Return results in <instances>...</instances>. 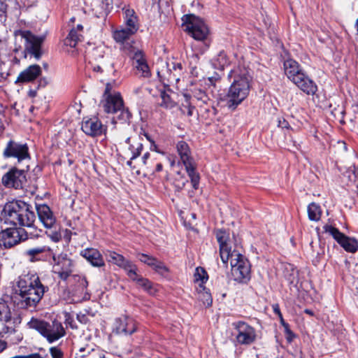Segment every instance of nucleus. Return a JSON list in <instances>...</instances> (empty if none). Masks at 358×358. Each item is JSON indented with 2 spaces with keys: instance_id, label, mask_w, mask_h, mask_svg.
Here are the masks:
<instances>
[{
  "instance_id": "obj_1",
  "label": "nucleus",
  "mask_w": 358,
  "mask_h": 358,
  "mask_svg": "<svg viewBox=\"0 0 358 358\" xmlns=\"http://www.w3.org/2000/svg\"><path fill=\"white\" fill-rule=\"evenodd\" d=\"M17 286L20 296L18 305L22 308H35L48 290L36 275L20 277Z\"/></svg>"
},
{
  "instance_id": "obj_2",
  "label": "nucleus",
  "mask_w": 358,
  "mask_h": 358,
  "mask_svg": "<svg viewBox=\"0 0 358 358\" xmlns=\"http://www.w3.org/2000/svg\"><path fill=\"white\" fill-rule=\"evenodd\" d=\"M3 214L6 223L16 227H32L36 220L32 207L20 200L6 203L3 209Z\"/></svg>"
},
{
  "instance_id": "obj_3",
  "label": "nucleus",
  "mask_w": 358,
  "mask_h": 358,
  "mask_svg": "<svg viewBox=\"0 0 358 358\" xmlns=\"http://www.w3.org/2000/svg\"><path fill=\"white\" fill-rule=\"evenodd\" d=\"M101 106L105 113L113 114L112 122L116 124L117 122H125L129 120L131 113L124 106V101L121 94L115 91H105Z\"/></svg>"
},
{
  "instance_id": "obj_4",
  "label": "nucleus",
  "mask_w": 358,
  "mask_h": 358,
  "mask_svg": "<svg viewBox=\"0 0 358 358\" xmlns=\"http://www.w3.org/2000/svg\"><path fill=\"white\" fill-rule=\"evenodd\" d=\"M15 40H24V57H34L38 61L44 54L43 43L45 41L44 36H36L29 30H16L14 32Z\"/></svg>"
},
{
  "instance_id": "obj_5",
  "label": "nucleus",
  "mask_w": 358,
  "mask_h": 358,
  "mask_svg": "<svg viewBox=\"0 0 358 358\" xmlns=\"http://www.w3.org/2000/svg\"><path fill=\"white\" fill-rule=\"evenodd\" d=\"M27 324L30 329L37 331L50 343L58 341L66 334V331L62 324L56 320L49 323L46 321L33 317Z\"/></svg>"
},
{
  "instance_id": "obj_6",
  "label": "nucleus",
  "mask_w": 358,
  "mask_h": 358,
  "mask_svg": "<svg viewBox=\"0 0 358 358\" xmlns=\"http://www.w3.org/2000/svg\"><path fill=\"white\" fill-rule=\"evenodd\" d=\"M176 149L180 161L185 166L188 176L191 180L193 188L195 189H198L200 177L196 171V164L191 155L188 144L183 141H180L176 144Z\"/></svg>"
},
{
  "instance_id": "obj_7",
  "label": "nucleus",
  "mask_w": 358,
  "mask_h": 358,
  "mask_svg": "<svg viewBox=\"0 0 358 358\" xmlns=\"http://www.w3.org/2000/svg\"><path fill=\"white\" fill-rule=\"evenodd\" d=\"M231 267V275L234 280L239 282H246L250 278V264L238 252L234 250L229 257Z\"/></svg>"
},
{
  "instance_id": "obj_8",
  "label": "nucleus",
  "mask_w": 358,
  "mask_h": 358,
  "mask_svg": "<svg viewBox=\"0 0 358 358\" xmlns=\"http://www.w3.org/2000/svg\"><path fill=\"white\" fill-rule=\"evenodd\" d=\"M185 30L195 40L204 41L209 34V29L206 23L199 17L189 14L182 18Z\"/></svg>"
},
{
  "instance_id": "obj_9",
  "label": "nucleus",
  "mask_w": 358,
  "mask_h": 358,
  "mask_svg": "<svg viewBox=\"0 0 358 358\" xmlns=\"http://www.w3.org/2000/svg\"><path fill=\"white\" fill-rule=\"evenodd\" d=\"M284 69L287 78L301 90L316 87L313 81L303 73L296 61L292 59H287L284 62Z\"/></svg>"
},
{
  "instance_id": "obj_10",
  "label": "nucleus",
  "mask_w": 358,
  "mask_h": 358,
  "mask_svg": "<svg viewBox=\"0 0 358 358\" xmlns=\"http://www.w3.org/2000/svg\"><path fill=\"white\" fill-rule=\"evenodd\" d=\"M182 72V66L181 63L171 61L166 62V65L163 66L158 71L157 73L164 87H169L171 86L174 87V84L179 81Z\"/></svg>"
},
{
  "instance_id": "obj_11",
  "label": "nucleus",
  "mask_w": 358,
  "mask_h": 358,
  "mask_svg": "<svg viewBox=\"0 0 358 358\" xmlns=\"http://www.w3.org/2000/svg\"><path fill=\"white\" fill-rule=\"evenodd\" d=\"M236 333V341L238 344L250 345L254 343L258 338L257 330L243 321H238L233 323Z\"/></svg>"
},
{
  "instance_id": "obj_12",
  "label": "nucleus",
  "mask_w": 358,
  "mask_h": 358,
  "mask_svg": "<svg viewBox=\"0 0 358 358\" xmlns=\"http://www.w3.org/2000/svg\"><path fill=\"white\" fill-rule=\"evenodd\" d=\"M106 53V48L103 45H99L93 49L90 53L89 64L94 72H113V65L106 62L103 59Z\"/></svg>"
},
{
  "instance_id": "obj_13",
  "label": "nucleus",
  "mask_w": 358,
  "mask_h": 358,
  "mask_svg": "<svg viewBox=\"0 0 358 358\" xmlns=\"http://www.w3.org/2000/svg\"><path fill=\"white\" fill-rule=\"evenodd\" d=\"M324 231L330 234L345 251L351 253L357 251L358 243L356 239L345 236L338 229L331 225L325 226Z\"/></svg>"
},
{
  "instance_id": "obj_14",
  "label": "nucleus",
  "mask_w": 358,
  "mask_h": 358,
  "mask_svg": "<svg viewBox=\"0 0 358 358\" xmlns=\"http://www.w3.org/2000/svg\"><path fill=\"white\" fill-rule=\"evenodd\" d=\"M51 257L54 261L55 273L61 279L66 280L73 272V261L64 253L56 256L54 252H51Z\"/></svg>"
},
{
  "instance_id": "obj_15",
  "label": "nucleus",
  "mask_w": 358,
  "mask_h": 358,
  "mask_svg": "<svg viewBox=\"0 0 358 358\" xmlns=\"http://www.w3.org/2000/svg\"><path fill=\"white\" fill-rule=\"evenodd\" d=\"M27 238V232L22 228H8L0 233V245L11 248Z\"/></svg>"
},
{
  "instance_id": "obj_16",
  "label": "nucleus",
  "mask_w": 358,
  "mask_h": 358,
  "mask_svg": "<svg viewBox=\"0 0 358 358\" xmlns=\"http://www.w3.org/2000/svg\"><path fill=\"white\" fill-rule=\"evenodd\" d=\"M3 155L6 158H16L18 162L29 159V148L26 143H20L15 141H9L5 147Z\"/></svg>"
},
{
  "instance_id": "obj_17",
  "label": "nucleus",
  "mask_w": 358,
  "mask_h": 358,
  "mask_svg": "<svg viewBox=\"0 0 358 358\" xmlns=\"http://www.w3.org/2000/svg\"><path fill=\"white\" fill-rule=\"evenodd\" d=\"M2 183L6 187L22 188L27 181L25 172L13 168L2 177Z\"/></svg>"
},
{
  "instance_id": "obj_18",
  "label": "nucleus",
  "mask_w": 358,
  "mask_h": 358,
  "mask_svg": "<svg viewBox=\"0 0 358 358\" xmlns=\"http://www.w3.org/2000/svg\"><path fill=\"white\" fill-rule=\"evenodd\" d=\"M81 129L85 134L92 137L105 134L107 131V127L103 125L101 120L96 117L84 118Z\"/></svg>"
},
{
  "instance_id": "obj_19",
  "label": "nucleus",
  "mask_w": 358,
  "mask_h": 358,
  "mask_svg": "<svg viewBox=\"0 0 358 358\" xmlns=\"http://www.w3.org/2000/svg\"><path fill=\"white\" fill-rule=\"evenodd\" d=\"M39 221L48 229H56L57 224L56 217L50 207L46 204L36 206Z\"/></svg>"
},
{
  "instance_id": "obj_20",
  "label": "nucleus",
  "mask_w": 358,
  "mask_h": 358,
  "mask_svg": "<svg viewBox=\"0 0 358 358\" xmlns=\"http://www.w3.org/2000/svg\"><path fill=\"white\" fill-rule=\"evenodd\" d=\"M134 320L128 316L117 318L114 324L113 333L118 335H131L136 331Z\"/></svg>"
},
{
  "instance_id": "obj_21",
  "label": "nucleus",
  "mask_w": 358,
  "mask_h": 358,
  "mask_svg": "<svg viewBox=\"0 0 358 358\" xmlns=\"http://www.w3.org/2000/svg\"><path fill=\"white\" fill-rule=\"evenodd\" d=\"M220 94V100L225 103V106L235 109L236 106L244 100L247 96V91H224Z\"/></svg>"
},
{
  "instance_id": "obj_22",
  "label": "nucleus",
  "mask_w": 358,
  "mask_h": 358,
  "mask_svg": "<svg viewBox=\"0 0 358 358\" xmlns=\"http://www.w3.org/2000/svg\"><path fill=\"white\" fill-rule=\"evenodd\" d=\"M137 257L142 263L147 264L160 275H165L169 272V268L161 261L147 254L139 253Z\"/></svg>"
},
{
  "instance_id": "obj_23",
  "label": "nucleus",
  "mask_w": 358,
  "mask_h": 358,
  "mask_svg": "<svg viewBox=\"0 0 358 358\" xmlns=\"http://www.w3.org/2000/svg\"><path fill=\"white\" fill-rule=\"evenodd\" d=\"M91 11L96 17H105L112 9V0H92L90 5Z\"/></svg>"
},
{
  "instance_id": "obj_24",
  "label": "nucleus",
  "mask_w": 358,
  "mask_h": 358,
  "mask_svg": "<svg viewBox=\"0 0 358 358\" xmlns=\"http://www.w3.org/2000/svg\"><path fill=\"white\" fill-rule=\"evenodd\" d=\"M106 256L109 262L123 268L127 272V275L129 274L134 275L131 271L136 269V266L129 260L126 259L122 255L113 251H108Z\"/></svg>"
},
{
  "instance_id": "obj_25",
  "label": "nucleus",
  "mask_w": 358,
  "mask_h": 358,
  "mask_svg": "<svg viewBox=\"0 0 358 358\" xmlns=\"http://www.w3.org/2000/svg\"><path fill=\"white\" fill-rule=\"evenodd\" d=\"M216 238L220 244V255L224 264L229 261V257L231 254V247L229 246L227 241L229 240V234L225 231L219 230L216 232Z\"/></svg>"
},
{
  "instance_id": "obj_26",
  "label": "nucleus",
  "mask_w": 358,
  "mask_h": 358,
  "mask_svg": "<svg viewBox=\"0 0 358 358\" xmlns=\"http://www.w3.org/2000/svg\"><path fill=\"white\" fill-rule=\"evenodd\" d=\"M137 267L134 269L131 272L134 275L129 274V278L134 281L139 287L143 289L145 292L151 295L155 294L157 292V289L154 286L152 282L148 279L143 278L141 275L137 273Z\"/></svg>"
},
{
  "instance_id": "obj_27",
  "label": "nucleus",
  "mask_w": 358,
  "mask_h": 358,
  "mask_svg": "<svg viewBox=\"0 0 358 358\" xmlns=\"http://www.w3.org/2000/svg\"><path fill=\"white\" fill-rule=\"evenodd\" d=\"M80 255L93 266L101 267L105 264L102 255L95 248H86L80 252Z\"/></svg>"
},
{
  "instance_id": "obj_28",
  "label": "nucleus",
  "mask_w": 358,
  "mask_h": 358,
  "mask_svg": "<svg viewBox=\"0 0 358 358\" xmlns=\"http://www.w3.org/2000/svg\"><path fill=\"white\" fill-rule=\"evenodd\" d=\"M41 73V67L37 64H33L22 71L17 80L22 83L30 82L36 79Z\"/></svg>"
},
{
  "instance_id": "obj_29",
  "label": "nucleus",
  "mask_w": 358,
  "mask_h": 358,
  "mask_svg": "<svg viewBox=\"0 0 358 358\" xmlns=\"http://www.w3.org/2000/svg\"><path fill=\"white\" fill-rule=\"evenodd\" d=\"M123 11L126 27L129 28L130 29L136 32L138 29V24L137 17L135 15L134 10L129 8H124Z\"/></svg>"
},
{
  "instance_id": "obj_30",
  "label": "nucleus",
  "mask_w": 358,
  "mask_h": 358,
  "mask_svg": "<svg viewBox=\"0 0 358 358\" xmlns=\"http://www.w3.org/2000/svg\"><path fill=\"white\" fill-rule=\"evenodd\" d=\"M136 32L127 27H120L113 31V37L117 43H123L129 40Z\"/></svg>"
},
{
  "instance_id": "obj_31",
  "label": "nucleus",
  "mask_w": 358,
  "mask_h": 358,
  "mask_svg": "<svg viewBox=\"0 0 358 358\" xmlns=\"http://www.w3.org/2000/svg\"><path fill=\"white\" fill-rule=\"evenodd\" d=\"M250 87V77L243 73L234 76L231 90H248Z\"/></svg>"
},
{
  "instance_id": "obj_32",
  "label": "nucleus",
  "mask_w": 358,
  "mask_h": 358,
  "mask_svg": "<svg viewBox=\"0 0 358 358\" xmlns=\"http://www.w3.org/2000/svg\"><path fill=\"white\" fill-rule=\"evenodd\" d=\"M174 94L173 91H160V97L162 99L160 105L166 108H173L176 103V101L173 96Z\"/></svg>"
},
{
  "instance_id": "obj_33",
  "label": "nucleus",
  "mask_w": 358,
  "mask_h": 358,
  "mask_svg": "<svg viewBox=\"0 0 358 358\" xmlns=\"http://www.w3.org/2000/svg\"><path fill=\"white\" fill-rule=\"evenodd\" d=\"M198 299L201 301L206 306H210L212 304V297L209 290L204 285H199L196 287Z\"/></svg>"
},
{
  "instance_id": "obj_34",
  "label": "nucleus",
  "mask_w": 358,
  "mask_h": 358,
  "mask_svg": "<svg viewBox=\"0 0 358 358\" xmlns=\"http://www.w3.org/2000/svg\"><path fill=\"white\" fill-rule=\"evenodd\" d=\"M308 215L311 221L317 222L322 215L321 207L319 204L313 202L308 206Z\"/></svg>"
},
{
  "instance_id": "obj_35",
  "label": "nucleus",
  "mask_w": 358,
  "mask_h": 358,
  "mask_svg": "<svg viewBox=\"0 0 358 358\" xmlns=\"http://www.w3.org/2000/svg\"><path fill=\"white\" fill-rule=\"evenodd\" d=\"M150 158V154L149 152H146L143 155L142 157L143 164L146 166V169L150 172H159L162 171L163 166L162 163L157 162L155 164V169L153 168L154 159L152 158L150 162L148 160Z\"/></svg>"
},
{
  "instance_id": "obj_36",
  "label": "nucleus",
  "mask_w": 358,
  "mask_h": 358,
  "mask_svg": "<svg viewBox=\"0 0 358 358\" xmlns=\"http://www.w3.org/2000/svg\"><path fill=\"white\" fill-rule=\"evenodd\" d=\"M83 35L77 31L76 29H72L65 40V44L71 48H75L77 43L81 41Z\"/></svg>"
},
{
  "instance_id": "obj_37",
  "label": "nucleus",
  "mask_w": 358,
  "mask_h": 358,
  "mask_svg": "<svg viewBox=\"0 0 358 358\" xmlns=\"http://www.w3.org/2000/svg\"><path fill=\"white\" fill-rule=\"evenodd\" d=\"M129 54L133 60L134 67L146 62L143 52L134 47L131 48L129 50Z\"/></svg>"
},
{
  "instance_id": "obj_38",
  "label": "nucleus",
  "mask_w": 358,
  "mask_h": 358,
  "mask_svg": "<svg viewBox=\"0 0 358 358\" xmlns=\"http://www.w3.org/2000/svg\"><path fill=\"white\" fill-rule=\"evenodd\" d=\"M51 252L52 250L48 246L36 247L31 248L27 251V255L31 258H37V257L43 253H47L51 257Z\"/></svg>"
},
{
  "instance_id": "obj_39",
  "label": "nucleus",
  "mask_w": 358,
  "mask_h": 358,
  "mask_svg": "<svg viewBox=\"0 0 358 358\" xmlns=\"http://www.w3.org/2000/svg\"><path fill=\"white\" fill-rule=\"evenodd\" d=\"M194 276V282L198 284V286L201 285H204V283H206L208 279L206 271L201 267H197L196 268Z\"/></svg>"
},
{
  "instance_id": "obj_40",
  "label": "nucleus",
  "mask_w": 358,
  "mask_h": 358,
  "mask_svg": "<svg viewBox=\"0 0 358 358\" xmlns=\"http://www.w3.org/2000/svg\"><path fill=\"white\" fill-rule=\"evenodd\" d=\"M187 182L188 180L186 177L182 175L180 172H178L173 183L176 189L180 191L185 187Z\"/></svg>"
},
{
  "instance_id": "obj_41",
  "label": "nucleus",
  "mask_w": 358,
  "mask_h": 358,
  "mask_svg": "<svg viewBox=\"0 0 358 358\" xmlns=\"http://www.w3.org/2000/svg\"><path fill=\"white\" fill-rule=\"evenodd\" d=\"M134 69L136 70V73L141 77L148 78L151 74L147 62L143 64H139L138 66L134 67Z\"/></svg>"
},
{
  "instance_id": "obj_42",
  "label": "nucleus",
  "mask_w": 358,
  "mask_h": 358,
  "mask_svg": "<svg viewBox=\"0 0 358 358\" xmlns=\"http://www.w3.org/2000/svg\"><path fill=\"white\" fill-rule=\"evenodd\" d=\"M79 355L81 357H85L87 355H90V352H94V349L92 345L87 344L85 346H78Z\"/></svg>"
},
{
  "instance_id": "obj_43",
  "label": "nucleus",
  "mask_w": 358,
  "mask_h": 358,
  "mask_svg": "<svg viewBox=\"0 0 358 358\" xmlns=\"http://www.w3.org/2000/svg\"><path fill=\"white\" fill-rule=\"evenodd\" d=\"M220 83H221L220 79L218 77H215V76L209 77L206 80V85L209 88H210V87H214V88L221 87L222 86L220 85Z\"/></svg>"
},
{
  "instance_id": "obj_44",
  "label": "nucleus",
  "mask_w": 358,
  "mask_h": 358,
  "mask_svg": "<svg viewBox=\"0 0 358 358\" xmlns=\"http://www.w3.org/2000/svg\"><path fill=\"white\" fill-rule=\"evenodd\" d=\"M11 318L10 312L8 307L3 306L1 309H0V322H7L10 321Z\"/></svg>"
},
{
  "instance_id": "obj_45",
  "label": "nucleus",
  "mask_w": 358,
  "mask_h": 358,
  "mask_svg": "<svg viewBox=\"0 0 358 358\" xmlns=\"http://www.w3.org/2000/svg\"><path fill=\"white\" fill-rule=\"evenodd\" d=\"M64 323L66 324V326H69L73 329H78V327L76 324V322L73 317L69 313H64Z\"/></svg>"
},
{
  "instance_id": "obj_46",
  "label": "nucleus",
  "mask_w": 358,
  "mask_h": 358,
  "mask_svg": "<svg viewBox=\"0 0 358 358\" xmlns=\"http://www.w3.org/2000/svg\"><path fill=\"white\" fill-rule=\"evenodd\" d=\"M131 150L132 152V156L131 157V160L136 159L137 157H138L141 151L143 150V145L140 143H136V146L134 147V145H131Z\"/></svg>"
},
{
  "instance_id": "obj_47",
  "label": "nucleus",
  "mask_w": 358,
  "mask_h": 358,
  "mask_svg": "<svg viewBox=\"0 0 358 358\" xmlns=\"http://www.w3.org/2000/svg\"><path fill=\"white\" fill-rule=\"evenodd\" d=\"M50 352L52 358H63L62 352L57 347L51 348L50 349Z\"/></svg>"
},
{
  "instance_id": "obj_48",
  "label": "nucleus",
  "mask_w": 358,
  "mask_h": 358,
  "mask_svg": "<svg viewBox=\"0 0 358 358\" xmlns=\"http://www.w3.org/2000/svg\"><path fill=\"white\" fill-rule=\"evenodd\" d=\"M38 87L41 88L52 87V82L48 78H42L39 81Z\"/></svg>"
},
{
  "instance_id": "obj_49",
  "label": "nucleus",
  "mask_w": 358,
  "mask_h": 358,
  "mask_svg": "<svg viewBox=\"0 0 358 358\" xmlns=\"http://www.w3.org/2000/svg\"><path fill=\"white\" fill-rule=\"evenodd\" d=\"M118 87V83L115 80H106V90H109L113 88Z\"/></svg>"
},
{
  "instance_id": "obj_50",
  "label": "nucleus",
  "mask_w": 358,
  "mask_h": 358,
  "mask_svg": "<svg viewBox=\"0 0 358 358\" xmlns=\"http://www.w3.org/2000/svg\"><path fill=\"white\" fill-rule=\"evenodd\" d=\"M77 320L82 324H86L88 322L87 316L83 313H79L77 315Z\"/></svg>"
},
{
  "instance_id": "obj_51",
  "label": "nucleus",
  "mask_w": 358,
  "mask_h": 358,
  "mask_svg": "<svg viewBox=\"0 0 358 358\" xmlns=\"http://www.w3.org/2000/svg\"><path fill=\"white\" fill-rule=\"evenodd\" d=\"M52 234L51 235H50V238L54 241L55 242H57L60 240L61 238V235L60 234H59L58 232L56 231L57 229H52Z\"/></svg>"
},
{
  "instance_id": "obj_52",
  "label": "nucleus",
  "mask_w": 358,
  "mask_h": 358,
  "mask_svg": "<svg viewBox=\"0 0 358 358\" xmlns=\"http://www.w3.org/2000/svg\"><path fill=\"white\" fill-rule=\"evenodd\" d=\"M3 328L2 330L0 331V336L3 337L6 334L9 333L11 331V328L5 326L3 324H2Z\"/></svg>"
},
{
  "instance_id": "obj_53",
  "label": "nucleus",
  "mask_w": 358,
  "mask_h": 358,
  "mask_svg": "<svg viewBox=\"0 0 358 358\" xmlns=\"http://www.w3.org/2000/svg\"><path fill=\"white\" fill-rule=\"evenodd\" d=\"M273 312L278 316V317H281V313H280V308H279V306L278 304H273Z\"/></svg>"
},
{
  "instance_id": "obj_54",
  "label": "nucleus",
  "mask_w": 358,
  "mask_h": 358,
  "mask_svg": "<svg viewBox=\"0 0 358 358\" xmlns=\"http://www.w3.org/2000/svg\"><path fill=\"white\" fill-rule=\"evenodd\" d=\"M7 348V343L0 340V352H3Z\"/></svg>"
},
{
  "instance_id": "obj_55",
  "label": "nucleus",
  "mask_w": 358,
  "mask_h": 358,
  "mask_svg": "<svg viewBox=\"0 0 358 358\" xmlns=\"http://www.w3.org/2000/svg\"><path fill=\"white\" fill-rule=\"evenodd\" d=\"M20 358H43L38 354H33L29 356H20Z\"/></svg>"
},
{
  "instance_id": "obj_56",
  "label": "nucleus",
  "mask_w": 358,
  "mask_h": 358,
  "mask_svg": "<svg viewBox=\"0 0 358 358\" xmlns=\"http://www.w3.org/2000/svg\"><path fill=\"white\" fill-rule=\"evenodd\" d=\"M283 327L285 328V331L286 334H289V335L293 336V333L289 329L288 324H285V326H283Z\"/></svg>"
},
{
  "instance_id": "obj_57",
  "label": "nucleus",
  "mask_w": 358,
  "mask_h": 358,
  "mask_svg": "<svg viewBox=\"0 0 358 358\" xmlns=\"http://www.w3.org/2000/svg\"><path fill=\"white\" fill-rule=\"evenodd\" d=\"M287 124H287V122L285 120H282V122L281 120H279V124H278V125H279L280 127H281L282 128L287 127Z\"/></svg>"
},
{
  "instance_id": "obj_58",
  "label": "nucleus",
  "mask_w": 358,
  "mask_h": 358,
  "mask_svg": "<svg viewBox=\"0 0 358 358\" xmlns=\"http://www.w3.org/2000/svg\"><path fill=\"white\" fill-rule=\"evenodd\" d=\"M75 29L77 30V31L82 34L83 27L81 24H78Z\"/></svg>"
},
{
  "instance_id": "obj_59",
  "label": "nucleus",
  "mask_w": 358,
  "mask_h": 358,
  "mask_svg": "<svg viewBox=\"0 0 358 358\" xmlns=\"http://www.w3.org/2000/svg\"><path fill=\"white\" fill-rule=\"evenodd\" d=\"M36 95V91H29V96L31 98L35 97Z\"/></svg>"
},
{
  "instance_id": "obj_60",
  "label": "nucleus",
  "mask_w": 358,
  "mask_h": 358,
  "mask_svg": "<svg viewBox=\"0 0 358 358\" xmlns=\"http://www.w3.org/2000/svg\"><path fill=\"white\" fill-rule=\"evenodd\" d=\"M280 321V323L282 326H285L287 323H286L282 317V315H281V317H278Z\"/></svg>"
},
{
  "instance_id": "obj_61",
  "label": "nucleus",
  "mask_w": 358,
  "mask_h": 358,
  "mask_svg": "<svg viewBox=\"0 0 358 358\" xmlns=\"http://www.w3.org/2000/svg\"><path fill=\"white\" fill-rule=\"evenodd\" d=\"M219 59H220L222 61L225 59V55L222 52H220L219 55Z\"/></svg>"
},
{
  "instance_id": "obj_62",
  "label": "nucleus",
  "mask_w": 358,
  "mask_h": 358,
  "mask_svg": "<svg viewBox=\"0 0 358 358\" xmlns=\"http://www.w3.org/2000/svg\"><path fill=\"white\" fill-rule=\"evenodd\" d=\"M294 337V335L292 336V335H289V334H287V339L289 341H291L292 340Z\"/></svg>"
},
{
  "instance_id": "obj_63",
  "label": "nucleus",
  "mask_w": 358,
  "mask_h": 358,
  "mask_svg": "<svg viewBox=\"0 0 358 358\" xmlns=\"http://www.w3.org/2000/svg\"><path fill=\"white\" fill-rule=\"evenodd\" d=\"M305 312L306 313L309 314V315H313V312L311 310H310L307 309V310H305Z\"/></svg>"
},
{
  "instance_id": "obj_64",
  "label": "nucleus",
  "mask_w": 358,
  "mask_h": 358,
  "mask_svg": "<svg viewBox=\"0 0 358 358\" xmlns=\"http://www.w3.org/2000/svg\"><path fill=\"white\" fill-rule=\"evenodd\" d=\"M183 96H184V97L186 99V101H187V100H188V99H189V96H187V94H183Z\"/></svg>"
}]
</instances>
